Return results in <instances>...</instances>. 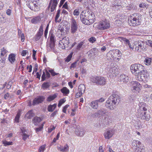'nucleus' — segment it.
<instances>
[{"label": "nucleus", "instance_id": "1", "mask_svg": "<svg viewBox=\"0 0 152 152\" xmlns=\"http://www.w3.org/2000/svg\"><path fill=\"white\" fill-rule=\"evenodd\" d=\"M147 108L148 107L146 105L140 107L136 113L137 117L142 120L148 121L151 118V114L150 111L147 110Z\"/></svg>", "mask_w": 152, "mask_h": 152}, {"label": "nucleus", "instance_id": "2", "mask_svg": "<svg viewBox=\"0 0 152 152\" xmlns=\"http://www.w3.org/2000/svg\"><path fill=\"white\" fill-rule=\"evenodd\" d=\"M120 101V96L117 94H113L108 98L106 101L105 106L110 110H113L115 109V105L119 103Z\"/></svg>", "mask_w": 152, "mask_h": 152}, {"label": "nucleus", "instance_id": "3", "mask_svg": "<svg viewBox=\"0 0 152 152\" xmlns=\"http://www.w3.org/2000/svg\"><path fill=\"white\" fill-rule=\"evenodd\" d=\"M80 19L83 24L89 25L94 22V14L91 11H88L85 12L84 15L81 13L80 15Z\"/></svg>", "mask_w": 152, "mask_h": 152}, {"label": "nucleus", "instance_id": "4", "mask_svg": "<svg viewBox=\"0 0 152 152\" xmlns=\"http://www.w3.org/2000/svg\"><path fill=\"white\" fill-rule=\"evenodd\" d=\"M142 16L139 13H134L129 18L128 23L130 26H135L140 25Z\"/></svg>", "mask_w": 152, "mask_h": 152}, {"label": "nucleus", "instance_id": "5", "mask_svg": "<svg viewBox=\"0 0 152 152\" xmlns=\"http://www.w3.org/2000/svg\"><path fill=\"white\" fill-rule=\"evenodd\" d=\"M55 35L53 34V31L50 30L49 33L50 43L49 45L47 46V50L48 51H53L54 52L56 39H55Z\"/></svg>", "mask_w": 152, "mask_h": 152}, {"label": "nucleus", "instance_id": "6", "mask_svg": "<svg viewBox=\"0 0 152 152\" xmlns=\"http://www.w3.org/2000/svg\"><path fill=\"white\" fill-rule=\"evenodd\" d=\"M91 81L97 85L103 86L105 84L106 80L103 77L92 76L91 77Z\"/></svg>", "mask_w": 152, "mask_h": 152}, {"label": "nucleus", "instance_id": "7", "mask_svg": "<svg viewBox=\"0 0 152 152\" xmlns=\"http://www.w3.org/2000/svg\"><path fill=\"white\" fill-rule=\"evenodd\" d=\"M49 72L51 73L53 76L59 74V73H56L54 71V70L52 69H50L48 71H47V70H45V72L44 71H43V73L41 77V81H44L46 80V79H48L50 77V75Z\"/></svg>", "mask_w": 152, "mask_h": 152}, {"label": "nucleus", "instance_id": "8", "mask_svg": "<svg viewBox=\"0 0 152 152\" xmlns=\"http://www.w3.org/2000/svg\"><path fill=\"white\" fill-rule=\"evenodd\" d=\"M144 69V66L139 64H132L130 67V70L133 74L135 76L139 72L142 71Z\"/></svg>", "mask_w": 152, "mask_h": 152}, {"label": "nucleus", "instance_id": "9", "mask_svg": "<svg viewBox=\"0 0 152 152\" xmlns=\"http://www.w3.org/2000/svg\"><path fill=\"white\" fill-rule=\"evenodd\" d=\"M110 27L109 21L106 19L100 21L98 25V28L100 30L108 29Z\"/></svg>", "mask_w": 152, "mask_h": 152}, {"label": "nucleus", "instance_id": "10", "mask_svg": "<svg viewBox=\"0 0 152 152\" xmlns=\"http://www.w3.org/2000/svg\"><path fill=\"white\" fill-rule=\"evenodd\" d=\"M136 76H137L136 77L137 79L140 81H142L147 78L148 76V74L146 70H145L143 69L142 71L140 72Z\"/></svg>", "mask_w": 152, "mask_h": 152}, {"label": "nucleus", "instance_id": "11", "mask_svg": "<svg viewBox=\"0 0 152 152\" xmlns=\"http://www.w3.org/2000/svg\"><path fill=\"white\" fill-rule=\"evenodd\" d=\"M147 44L145 42H142L141 41L138 42L137 44V46H135L134 50L141 52L142 51L146 50Z\"/></svg>", "mask_w": 152, "mask_h": 152}, {"label": "nucleus", "instance_id": "12", "mask_svg": "<svg viewBox=\"0 0 152 152\" xmlns=\"http://www.w3.org/2000/svg\"><path fill=\"white\" fill-rule=\"evenodd\" d=\"M131 85L132 86L133 91H136L139 93L141 88V85L137 81H132L131 82Z\"/></svg>", "mask_w": 152, "mask_h": 152}, {"label": "nucleus", "instance_id": "13", "mask_svg": "<svg viewBox=\"0 0 152 152\" xmlns=\"http://www.w3.org/2000/svg\"><path fill=\"white\" fill-rule=\"evenodd\" d=\"M77 26L76 20L73 19L71 22L70 31L72 34H74L77 31Z\"/></svg>", "mask_w": 152, "mask_h": 152}, {"label": "nucleus", "instance_id": "14", "mask_svg": "<svg viewBox=\"0 0 152 152\" xmlns=\"http://www.w3.org/2000/svg\"><path fill=\"white\" fill-rule=\"evenodd\" d=\"M44 99V97L42 96H39L35 98L33 101L32 105L34 106L36 104L42 103Z\"/></svg>", "mask_w": 152, "mask_h": 152}, {"label": "nucleus", "instance_id": "15", "mask_svg": "<svg viewBox=\"0 0 152 152\" xmlns=\"http://www.w3.org/2000/svg\"><path fill=\"white\" fill-rule=\"evenodd\" d=\"M75 133L77 136L82 137L84 134L85 131L83 128L77 127L75 129Z\"/></svg>", "mask_w": 152, "mask_h": 152}, {"label": "nucleus", "instance_id": "16", "mask_svg": "<svg viewBox=\"0 0 152 152\" xmlns=\"http://www.w3.org/2000/svg\"><path fill=\"white\" fill-rule=\"evenodd\" d=\"M141 144V143L139 141L134 140L132 142V148L134 150L138 149V148L141 147L140 146Z\"/></svg>", "mask_w": 152, "mask_h": 152}, {"label": "nucleus", "instance_id": "17", "mask_svg": "<svg viewBox=\"0 0 152 152\" xmlns=\"http://www.w3.org/2000/svg\"><path fill=\"white\" fill-rule=\"evenodd\" d=\"M57 148L59 151L62 152H67L69 151V146L67 144H66L64 147L60 146V147L57 146Z\"/></svg>", "mask_w": 152, "mask_h": 152}, {"label": "nucleus", "instance_id": "18", "mask_svg": "<svg viewBox=\"0 0 152 152\" xmlns=\"http://www.w3.org/2000/svg\"><path fill=\"white\" fill-rule=\"evenodd\" d=\"M119 79L121 81L126 83L129 81V77L127 76L124 74L121 75L119 77Z\"/></svg>", "mask_w": 152, "mask_h": 152}, {"label": "nucleus", "instance_id": "19", "mask_svg": "<svg viewBox=\"0 0 152 152\" xmlns=\"http://www.w3.org/2000/svg\"><path fill=\"white\" fill-rule=\"evenodd\" d=\"M42 17L40 16H38L32 18L31 20V23L34 24H36L39 22L41 20Z\"/></svg>", "mask_w": 152, "mask_h": 152}, {"label": "nucleus", "instance_id": "20", "mask_svg": "<svg viewBox=\"0 0 152 152\" xmlns=\"http://www.w3.org/2000/svg\"><path fill=\"white\" fill-rule=\"evenodd\" d=\"M113 135V132L112 130L108 131L105 132L104 135L106 139H109Z\"/></svg>", "mask_w": 152, "mask_h": 152}, {"label": "nucleus", "instance_id": "21", "mask_svg": "<svg viewBox=\"0 0 152 152\" xmlns=\"http://www.w3.org/2000/svg\"><path fill=\"white\" fill-rule=\"evenodd\" d=\"M115 51L114 49L110 51L107 54V56L108 58V59H112L114 58L115 56Z\"/></svg>", "mask_w": 152, "mask_h": 152}, {"label": "nucleus", "instance_id": "22", "mask_svg": "<svg viewBox=\"0 0 152 152\" xmlns=\"http://www.w3.org/2000/svg\"><path fill=\"white\" fill-rule=\"evenodd\" d=\"M25 115L27 118L30 119L35 115V114L33 112V110H31L28 111Z\"/></svg>", "mask_w": 152, "mask_h": 152}, {"label": "nucleus", "instance_id": "23", "mask_svg": "<svg viewBox=\"0 0 152 152\" xmlns=\"http://www.w3.org/2000/svg\"><path fill=\"white\" fill-rule=\"evenodd\" d=\"M15 54L13 53L10 54L9 55L8 60L12 64H13L15 61Z\"/></svg>", "mask_w": 152, "mask_h": 152}, {"label": "nucleus", "instance_id": "24", "mask_svg": "<svg viewBox=\"0 0 152 152\" xmlns=\"http://www.w3.org/2000/svg\"><path fill=\"white\" fill-rule=\"evenodd\" d=\"M59 0H53L52 5L51 7L50 11L51 12H53L56 9Z\"/></svg>", "mask_w": 152, "mask_h": 152}, {"label": "nucleus", "instance_id": "25", "mask_svg": "<svg viewBox=\"0 0 152 152\" xmlns=\"http://www.w3.org/2000/svg\"><path fill=\"white\" fill-rule=\"evenodd\" d=\"M62 43H63V45H64V48L69 47V45H67V43L70 44L69 42V39L68 37L66 38L65 37L63 38L62 40Z\"/></svg>", "mask_w": 152, "mask_h": 152}, {"label": "nucleus", "instance_id": "26", "mask_svg": "<svg viewBox=\"0 0 152 152\" xmlns=\"http://www.w3.org/2000/svg\"><path fill=\"white\" fill-rule=\"evenodd\" d=\"M90 105L93 109H96L98 107V103L96 100L91 102Z\"/></svg>", "mask_w": 152, "mask_h": 152}, {"label": "nucleus", "instance_id": "27", "mask_svg": "<svg viewBox=\"0 0 152 152\" xmlns=\"http://www.w3.org/2000/svg\"><path fill=\"white\" fill-rule=\"evenodd\" d=\"M56 104H54L53 105L50 104L48 107V111L49 112H53L56 108Z\"/></svg>", "mask_w": 152, "mask_h": 152}, {"label": "nucleus", "instance_id": "28", "mask_svg": "<svg viewBox=\"0 0 152 152\" xmlns=\"http://www.w3.org/2000/svg\"><path fill=\"white\" fill-rule=\"evenodd\" d=\"M109 72L112 74H115V75H117L118 74V71L116 68L114 67L109 70Z\"/></svg>", "mask_w": 152, "mask_h": 152}, {"label": "nucleus", "instance_id": "29", "mask_svg": "<svg viewBox=\"0 0 152 152\" xmlns=\"http://www.w3.org/2000/svg\"><path fill=\"white\" fill-rule=\"evenodd\" d=\"M26 5L31 10L33 8L34 6V1L30 0L28 1H26Z\"/></svg>", "mask_w": 152, "mask_h": 152}, {"label": "nucleus", "instance_id": "30", "mask_svg": "<svg viewBox=\"0 0 152 152\" xmlns=\"http://www.w3.org/2000/svg\"><path fill=\"white\" fill-rule=\"evenodd\" d=\"M61 91L63 93L64 95L66 96L67 95V94H69V90L66 87H63L61 89Z\"/></svg>", "mask_w": 152, "mask_h": 152}, {"label": "nucleus", "instance_id": "31", "mask_svg": "<svg viewBox=\"0 0 152 152\" xmlns=\"http://www.w3.org/2000/svg\"><path fill=\"white\" fill-rule=\"evenodd\" d=\"M84 43V42L83 41L79 43L77 46L76 48L75 49V52L77 53L80 50L81 48L82 47V46Z\"/></svg>", "mask_w": 152, "mask_h": 152}, {"label": "nucleus", "instance_id": "32", "mask_svg": "<svg viewBox=\"0 0 152 152\" xmlns=\"http://www.w3.org/2000/svg\"><path fill=\"white\" fill-rule=\"evenodd\" d=\"M42 121L41 118L37 116L35 117L33 120V121L34 124H37Z\"/></svg>", "mask_w": 152, "mask_h": 152}, {"label": "nucleus", "instance_id": "33", "mask_svg": "<svg viewBox=\"0 0 152 152\" xmlns=\"http://www.w3.org/2000/svg\"><path fill=\"white\" fill-rule=\"evenodd\" d=\"M50 85L49 83L48 82H44L42 85L41 87L44 89H46L49 87Z\"/></svg>", "mask_w": 152, "mask_h": 152}, {"label": "nucleus", "instance_id": "34", "mask_svg": "<svg viewBox=\"0 0 152 152\" xmlns=\"http://www.w3.org/2000/svg\"><path fill=\"white\" fill-rule=\"evenodd\" d=\"M126 9L128 10H135L137 8L136 6L132 4H130L129 6H127L126 7Z\"/></svg>", "mask_w": 152, "mask_h": 152}, {"label": "nucleus", "instance_id": "35", "mask_svg": "<svg viewBox=\"0 0 152 152\" xmlns=\"http://www.w3.org/2000/svg\"><path fill=\"white\" fill-rule=\"evenodd\" d=\"M98 112L100 115H105L107 114V110L104 108H102L99 110H98Z\"/></svg>", "mask_w": 152, "mask_h": 152}, {"label": "nucleus", "instance_id": "36", "mask_svg": "<svg viewBox=\"0 0 152 152\" xmlns=\"http://www.w3.org/2000/svg\"><path fill=\"white\" fill-rule=\"evenodd\" d=\"M57 96L56 94L53 95H50L47 98V101L48 102H50L55 99Z\"/></svg>", "mask_w": 152, "mask_h": 152}, {"label": "nucleus", "instance_id": "37", "mask_svg": "<svg viewBox=\"0 0 152 152\" xmlns=\"http://www.w3.org/2000/svg\"><path fill=\"white\" fill-rule=\"evenodd\" d=\"M119 39L121 41H123L126 44V46L127 45H129L130 43L129 40L126 38L121 37H120Z\"/></svg>", "mask_w": 152, "mask_h": 152}, {"label": "nucleus", "instance_id": "38", "mask_svg": "<svg viewBox=\"0 0 152 152\" xmlns=\"http://www.w3.org/2000/svg\"><path fill=\"white\" fill-rule=\"evenodd\" d=\"M151 61V58H147L145 60V64L147 65H149L150 64Z\"/></svg>", "mask_w": 152, "mask_h": 152}, {"label": "nucleus", "instance_id": "39", "mask_svg": "<svg viewBox=\"0 0 152 152\" xmlns=\"http://www.w3.org/2000/svg\"><path fill=\"white\" fill-rule=\"evenodd\" d=\"M105 151L106 152L107 151H109V152H115L113 151L111 148V146L110 145H108L105 147Z\"/></svg>", "mask_w": 152, "mask_h": 152}, {"label": "nucleus", "instance_id": "40", "mask_svg": "<svg viewBox=\"0 0 152 152\" xmlns=\"http://www.w3.org/2000/svg\"><path fill=\"white\" fill-rule=\"evenodd\" d=\"M73 54V52L71 53L65 58V61L67 62H69L71 60V59L72 57Z\"/></svg>", "mask_w": 152, "mask_h": 152}, {"label": "nucleus", "instance_id": "41", "mask_svg": "<svg viewBox=\"0 0 152 152\" xmlns=\"http://www.w3.org/2000/svg\"><path fill=\"white\" fill-rule=\"evenodd\" d=\"M34 5L32 10L35 12L37 11L40 8L36 3H34Z\"/></svg>", "mask_w": 152, "mask_h": 152}, {"label": "nucleus", "instance_id": "42", "mask_svg": "<svg viewBox=\"0 0 152 152\" xmlns=\"http://www.w3.org/2000/svg\"><path fill=\"white\" fill-rule=\"evenodd\" d=\"M85 88V87L83 84H80L79 85L78 87V89L79 92H82L83 91H84Z\"/></svg>", "mask_w": 152, "mask_h": 152}, {"label": "nucleus", "instance_id": "43", "mask_svg": "<svg viewBox=\"0 0 152 152\" xmlns=\"http://www.w3.org/2000/svg\"><path fill=\"white\" fill-rule=\"evenodd\" d=\"M43 25L41 24L39 27V31L37 33L42 35L43 31Z\"/></svg>", "mask_w": 152, "mask_h": 152}, {"label": "nucleus", "instance_id": "44", "mask_svg": "<svg viewBox=\"0 0 152 152\" xmlns=\"http://www.w3.org/2000/svg\"><path fill=\"white\" fill-rule=\"evenodd\" d=\"M3 144H4V146H7L12 145V142H8L6 140L2 141Z\"/></svg>", "mask_w": 152, "mask_h": 152}, {"label": "nucleus", "instance_id": "45", "mask_svg": "<svg viewBox=\"0 0 152 152\" xmlns=\"http://www.w3.org/2000/svg\"><path fill=\"white\" fill-rule=\"evenodd\" d=\"M115 51V54H117L118 57H121L122 55V53L120 50L118 49H114Z\"/></svg>", "mask_w": 152, "mask_h": 152}, {"label": "nucleus", "instance_id": "46", "mask_svg": "<svg viewBox=\"0 0 152 152\" xmlns=\"http://www.w3.org/2000/svg\"><path fill=\"white\" fill-rule=\"evenodd\" d=\"M46 145H44L41 146L38 149L39 152H44L45 150V147Z\"/></svg>", "mask_w": 152, "mask_h": 152}, {"label": "nucleus", "instance_id": "47", "mask_svg": "<svg viewBox=\"0 0 152 152\" xmlns=\"http://www.w3.org/2000/svg\"><path fill=\"white\" fill-rule=\"evenodd\" d=\"M60 133L59 132L57 134L56 137L54 138L52 142H51V145H52L53 143H55L56 142V141L58 139Z\"/></svg>", "mask_w": 152, "mask_h": 152}, {"label": "nucleus", "instance_id": "48", "mask_svg": "<svg viewBox=\"0 0 152 152\" xmlns=\"http://www.w3.org/2000/svg\"><path fill=\"white\" fill-rule=\"evenodd\" d=\"M49 26V24H48L47 25V26L45 28V32H44V37L46 39L47 38V34L48 33V29Z\"/></svg>", "mask_w": 152, "mask_h": 152}, {"label": "nucleus", "instance_id": "49", "mask_svg": "<svg viewBox=\"0 0 152 152\" xmlns=\"http://www.w3.org/2000/svg\"><path fill=\"white\" fill-rule=\"evenodd\" d=\"M1 56H4V55L7 53V50L4 48H1Z\"/></svg>", "mask_w": 152, "mask_h": 152}, {"label": "nucleus", "instance_id": "50", "mask_svg": "<svg viewBox=\"0 0 152 152\" xmlns=\"http://www.w3.org/2000/svg\"><path fill=\"white\" fill-rule=\"evenodd\" d=\"M42 35L37 33L35 36V40L37 41L39 40L41 38Z\"/></svg>", "mask_w": 152, "mask_h": 152}, {"label": "nucleus", "instance_id": "51", "mask_svg": "<svg viewBox=\"0 0 152 152\" xmlns=\"http://www.w3.org/2000/svg\"><path fill=\"white\" fill-rule=\"evenodd\" d=\"M20 113H18L17 114V115L15 118V121L17 122H19V118L20 117Z\"/></svg>", "mask_w": 152, "mask_h": 152}, {"label": "nucleus", "instance_id": "52", "mask_svg": "<svg viewBox=\"0 0 152 152\" xmlns=\"http://www.w3.org/2000/svg\"><path fill=\"white\" fill-rule=\"evenodd\" d=\"M89 41L91 43H94L96 41V39L94 37H91L88 39Z\"/></svg>", "mask_w": 152, "mask_h": 152}, {"label": "nucleus", "instance_id": "53", "mask_svg": "<svg viewBox=\"0 0 152 152\" xmlns=\"http://www.w3.org/2000/svg\"><path fill=\"white\" fill-rule=\"evenodd\" d=\"M90 53H97L98 52V50L95 48H93L90 51Z\"/></svg>", "mask_w": 152, "mask_h": 152}, {"label": "nucleus", "instance_id": "54", "mask_svg": "<svg viewBox=\"0 0 152 152\" xmlns=\"http://www.w3.org/2000/svg\"><path fill=\"white\" fill-rule=\"evenodd\" d=\"M99 115H100L98 111L96 113L91 115V116L93 118L98 117Z\"/></svg>", "mask_w": 152, "mask_h": 152}, {"label": "nucleus", "instance_id": "55", "mask_svg": "<svg viewBox=\"0 0 152 152\" xmlns=\"http://www.w3.org/2000/svg\"><path fill=\"white\" fill-rule=\"evenodd\" d=\"M69 106V105L68 104H66L65 105L63 108L62 110V111L64 113H66V110L68 107Z\"/></svg>", "mask_w": 152, "mask_h": 152}, {"label": "nucleus", "instance_id": "56", "mask_svg": "<svg viewBox=\"0 0 152 152\" xmlns=\"http://www.w3.org/2000/svg\"><path fill=\"white\" fill-rule=\"evenodd\" d=\"M67 1H66L65 2L64 4L63 5L62 8H64L65 9L68 10L69 9L68 7Z\"/></svg>", "mask_w": 152, "mask_h": 152}, {"label": "nucleus", "instance_id": "57", "mask_svg": "<svg viewBox=\"0 0 152 152\" xmlns=\"http://www.w3.org/2000/svg\"><path fill=\"white\" fill-rule=\"evenodd\" d=\"M29 136V135H27L25 133H23V139L24 140H25Z\"/></svg>", "mask_w": 152, "mask_h": 152}, {"label": "nucleus", "instance_id": "58", "mask_svg": "<svg viewBox=\"0 0 152 152\" xmlns=\"http://www.w3.org/2000/svg\"><path fill=\"white\" fill-rule=\"evenodd\" d=\"M77 62L75 61L70 66V68L71 69L72 68H74L76 67V64Z\"/></svg>", "mask_w": 152, "mask_h": 152}, {"label": "nucleus", "instance_id": "59", "mask_svg": "<svg viewBox=\"0 0 152 152\" xmlns=\"http://www.w3.org/2000/svg\"><path fill=\"white\" fill-rule=\"evenodd\" d=\"M137 149H135V150H134L135 152H143L142 151L144 150V149L142 148H141V147H139Z\"/></svg>", "mask_w": 152, "mask_h": 152}, {"label": "nucleus", "instance_id": "60", "mask_svg": "<svg viewBox=\"0 0 152 152\" xmlns=\"http://www.w3.org/2000/svg\"><path fill=\"white\" fill-rule=\"evenodd\" d=\"M135 46L136 45H135L134 46H132L131 45L130 43H129V45H126V46H127V47H128L131 49H132V50H134V49L135 48Z\"/></svg>", "mask_w": 152, "mask_h": 152}, {"label": "nucleus", "instance_id": "61", "mask_svg": "<svg viewBox=\"0 0 152 152\" xmlns=\"http://www.w3.org/2000/svg\"><path fill=\"white\" fill-rule=\"evenodd\" d=\"M9 97L10 98H12V97L10 96V94L8 93H7L4 96V98L5 99H8Z\"/></svg>", "mask_w": 152, "mask_h": 152}, {"label": "nucleus", "instance_id": "62", "mask_svg": "<svg viewBox=\"0 0 152 152\" xmlns=\"http://www.w3.org/2000/svg\"><path fill=\"white\" fill-rule=\"evenodd\" d=\"M79 12L77 9H75L73 12V14L74 15H79Z\"/></svg>", "mask_w": 152, "mask_h": 152}, {"label": "nucleus", "instance_id": "63", "mask_svg": "<svg viewBox=\"0 0 152 152\" xmlns=\"http://www.w3.org/2000/svg\"><path fill=\"white\" fill-rule=\"evenodd\" d=\"M5 60L6 59L5 57L2 58L1 57H0V63H5Z\"/></svg>", "mask_w": 152, "mask_h": 152}, {"label": "nucleus", "instance_id": "64", "mask_svg": "<svg viewBox=\"0 0 152 152\" xmlns=\"http://www.w3.org/2000/svg\"><path fill=\"white\" fill-rule=\"evenodd\" d=\"M12 84V83L10 82H9L7 86V88L8 89H10L11 88Z\"/></svg>", "mask_w": 152, "mask_h": 152}]
</instances>
